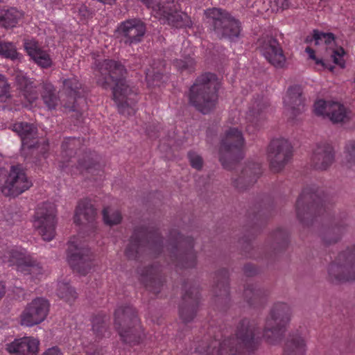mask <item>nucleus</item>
I'll return each instance as SVG.
<instances>
[{
	"instance_id": "f257e3e1",
	"label": "nucleus",
	"mask_w": 355,
	"mask_h": 355,
	"mask_svg": "<svg viewBox=\"0 0 355 355\" xmlns=\"http://www.w3.org/2000/svg\"><path fill=\"white\" fill-rule=\"evenodd\" d=\"M126 70L120 62L112 60H105L98 64L96 73L97 83L107 89L112 87L113 98L122 114L132 115L135 113L134 106L137 102V92L123 78Z\"/></svg>"
},
{
	"instance_id": "f03ea898",
	"label": "nucleus",
	"mask_w": 355,
	"mask_h": 355,
	"mask_svg": "<svg viewBox=\"0 0 355 355\" xmlns=\"http://www.w3.org/2000/svg\"><path fill=\"white\" fill-rule=\"evenodd\" d=\"M259 339L256 322L245 319L239 324L234 337L222 342L215 340L206 350L197 348L192 355H236L242 349H252Z\"/></svg>"
},
{
	"instance_id": "7ed1b4c3",
	"label": "nucleus",
	"mask_w": 355,
	"mask_h": 355,
	"mask_svg": "<svg viewBox=\"0 0 355 355\" xmlns=\"http://www.w3.org/2000/svg\"><path fill=\"white\" fill-rule=\"evenodd\" d=\"M220 86L216 75L210 73L201 75L190 89V103L200 112L209 113L216 107Z\"/></svg>"
},
{
	"instance_id": "20e7f679",
	"label": "nucleus",
	"mask_w": 355,
	"mask_h": 355,
	"mask_svg": "<svg viewBox=\"0 0 355 355\" xmlns=\"http://www.w3.org/2000/svg\"><path fill=\"white\" fill-rule=\"evenodd\" d=\"M114 327L125 343L135 345L144 338V330L132 306H121L116 310Z\"/></svg>"
},
{
	"instance_id": "39448f33",
	"label": "nucleus",
	"mask_w": 355,
	"mask_h": 355,
	"mask_svg": "<svg viewBox=\"0 0 355 355\" xmlns=\"http://www.w3.org/2000/svg\"><path fill=\"white\" fill-rule=\"evenodd\" d=\"M148 8L151 9L153 15L163 24L181 28L189 26L190 20L186 13L178 11V8L173 0H141Z\"/></svg>"
},
{
	"instance_id": "423d86ee",
	"label": "nucleus",
	"mask_w": 355,
	"mask_h": 355,
	"mask_svg": "<svg viewBox=\"0 0 355 355\" xmlns=\"http://www.w3.org/2000/svg\"><path fill=\"white\" fill-rule=\"evenodd\" d=\"M291 310L285 303H277L266 318L263 337L270 344H275L291 320Z\"/></svg>"
},
{
	"instance_id": "0eeeda50",
	"label": "nucleus",
	"mask_w": 355,
	"mask_h": 355,
	"mask_svg": "<svg viewBox=\"0 0 355 355\" xmlns=\"http://www.w3.org/2000/svg\"><path fill=\"white\" fill-rule=\"evenodd\" d=\"M205 15L207 22L218 37L233 39L239 37L240 24L225 10L216 8H209L205 10Z\"/></svg>"
},
{
	"instance_id": "6e6552de",
	"label": "nucleus",
	"mask_w": 355,
	"mask_h": 355,
	"mask_svg": "<svg viewBox=\"0 0 355 355\" xmlns=\"http://www.w3.org/2000/svg\"><path fill=\"white\" fill-rule=\"evenodd\" d=\"M67 260L72 269L85 275L92 268L93 255L87 245L78 237H73L68 242Z\"/></svg>"
},
{
	"instance_id": "1a4fd4ad",
	"label": "nucleus",
	"mask_w": 355,
	"mask_h": 355,
	"mask_svg": "<svg viewBox=\"0 0 355 355\" xmlns=\"http://www.w3.org/2000/svg\"><path fill=\"white\" fill-rule=\"evenodd\" d=\"M244 146L242 132L236 128L228 129L220 142L219 159L225 168H230L229 161L234 162L241 157V150Z\"/></svg>"
},
{
	"instance_id": "9d476101",
	"label": "nucleus",
	"mask_w": 355,
	"mask_h": 355,
	"mask_svg": "<svg viewBox=\"0 0 355 355\" xmlns=\"http://www.w3.org/2000/svg\"><path fill=\"white\" fill-rule=\"evenodd\" d=\"M329 279L333 282H343L355 279V248L340 253L328 268Z\"/></svg>"
},
{
	"instance_id": "9b49d317",
	"label": "nucleus",
	"mask_w": 355,
	"mask_h": 355,
	"mask_svg": "<svg viewBox=\"0 0 355 355\" xmlns=\"http://www.w3.org/2000/svg\"><path fill=\"white\" fill-rule=\"evenodd\" d=\"M55 207L50 202L38 205L35 210L33 225L44 241H51L55 235Z\"/></svg>"
},
{
	"instance_id": "f8f14e48",
	"label": "nucleus",
	"mask_w": 355,
	"mask_h": 355,
	"mask_svg": "<svg viewBox=\"0 0 355 355\" xmlns=\"http://www.w3.org/2000/svg\"><path fill=\"white\" fill-rule=\"evenodd\" d=\"M292 153L291 144L287 139H272L268 148V159L271 169L275 173L282 171L291 159Z\"/></svg>"
},
{
	"instance_id": "ddd939ff",
	"label": "nucleus",
	"mask_w": 355,
	"mask_h": 355,
	"mask_svg": "<svg viewBox=\"0 0 355 355\" xmlns=\"http://www.w3.org/2000/svg\"><path fill=\"white\" fill-rule=\"evenodd\" d=\"M8 254L9 257H6L3 261L8 262L10 266L15 265L17 270L21 273L30 275L35 278L42 274L41 266L31 257L24 249H12Z\"/></svg>"
},
{
	"instance_id": "4468645a",
	"label": "nucleus",
	"mask_w": 355,
	"mask_h": 355,
	"mask_svg": "<svg viewBox=\"0 0 355 355\" xmlns=\"http://www.w3.org/2000/svg\"><path fill=\"white\" fill-rule=\"evenodd\" d=\"M311 44L324 47L326 53L334 62L341 68L345 67L344 59L345 52L343 47L336 45L334 34L314 31Z\"/></svg>"
},
{
	"instance_id": "2eb2a0df",
	"label": "nucleus",
	"mask_w": 355,
	"mask_h": 355,
	"mask_svg": "<svg viewBox=\"0 0 355 355\" xmlns=\"http://www.w3.org/2000/svg\"><path fill=\"white\" fill-rule=\"evenodd\" d=\"M49 311V303L43 297H37L29 303L20 315V323L33 327L43 322Z\"/></svg>"
},
{
	"instance_id": "dca6fc26",
	"label": "nucleus",
	"mask_w": 355,
	"mask_h": 355,
	"mask_svg": "<svg viewBox=\"0 0 355 355\" xmlns=\"http://www.w3.org/2000/svg\"><path fill=\"white\" fill-rule=\"evenodd\" d=\"M5 183L3 187V193L6 196H13L21 194L32 185L20 166H11L9 173H6Z\"/></svg>"
},
{
	"instance_id": "f3484780",
	"label": "nucleus",
	"mask_w": 355,
	"mask_h": 355,
	"mask_svg": "<svg viewBox=\"0 0 355 355\" xmlns=\"http://www.w3.org/2000/svg\"><path fill=\"white\" fill-rule=\"evenodd\" d=\"M162 241L158 236L153 235L142 228L136 230L131 236L125 249V254L129 259H135L139 252L141 251L146 246L153 249L159 247Z\"/></svg>"
},
{
	"instance_id": "a211bd4d",
	"label": "nucleus",
	"mask_w": 355,
	"mask_h": 355,
	"mask_svg": "<svg viewBox=\"0 0 355 355\" xmlns=\"http://www.w3.org/2000/svg\"><path fill=\"white\" fill-rule=\"evenodd\" d=\"M259 51L263 56L276 68H283L286 57L277 40L271 37L259 40Z\"/></svg>"
},
{
	"instance_id": "6ab92c4d",
	"label": "nucleus",
	"mask_w": 355,
	"mask_h": 355,
	"mask_svg": "<svg viewBox=\"0 0 355 355\" xmlns=\"http://www.w3.org/2000/svg\"><path fill=\"white\" fill-rule=\"evenodd\" d=\"M314 112L317 115L328 116L334 123L345 122L350 118V112L337 102L319 100L315 103Z\"/></svg>"
},
{
	"instance_id": "aec40b11",
	"label": "nucleus",
	"mask_w": 355,
	"mask_h": 355,
	"mask_svg": "<svg viewBox=\"0 0 355 355\" xmlns=\"http://www.w3.org/2000/svg\"><path fill=\"white\" fill-rule=\"evenodd\" d=\"M171 238L173 240L171 245V253L173 256L180 254V259H189V263L186 261L182 263L186 267H191L194 265L196 256L192 252L193 246V239L191 238H185L180 235L176 230L171 232Z\"/></svg>"
},
{
	"instance_id": "412c9836",
	"label": "nucleus",
	"mask_w": 355,
	"mask_h": 355,
	"mask_svg": "<svg viewBox=\"0 0 355 355\" xmlns=\"http://www.w3.org/2000/svg\"><path fill=\"white\" fill-rule=\"evenodd\" d=\"M145 32L144 24L137 19L126 20L121 23L117 28L119 35L129 45L141 42Z\"/></svg>"
},
{
	"instance_id": "4be33fe9",
	"label": "nucleus",
	"mask_w": 355,
	"mask_h": 355,
	"mask_svg": "<svg viewBox=\"0 0 355 355\" xmlns=\"http://www.w3.org/2000/svg\"><path fill=\"white\" fill-rule=\"evenodd\" d=\"M268 103L262 100L255 101L247 114L246 130L250 134L254 133L263 127L266 120Z\"/></svg>"
},
{
	"instance_id": "5701e85b",
	"label": "nucleus",
	"mask_w": 355,
	"mask_h": 355,
	"mask_svg": "<svg viewBox=\"0 0 355 355\" xmlns=\"http://www.w3.org/2000/svg\"><path fill=\"white\" fill-rule=\"evenodd\" d=\"M319 194L310 189H304L296 202V212L297 218L305 222L312 216V210L315 205L318 206L320 200Z\"/></svg>"
},
{
	"instance_id": "b1692460",
	"label": "nucleus",
	"mask_w": 355,
	"mask_h": 355,
	"mask_svg": "<svg viewBox=\"0 0 355 355\" xmlns=\"http://www.w3.org/2000/svg\"><path fill=\"white\" fill-rule=\"evenodd\" d=\"M40 341L31 336L15 338L6 344V351L12 355H36L39 350Z\"/></svg>"
},
{
	"instance_id": "393cba45",
	"label": "nucleus",
	"mask_w": 355,
	"mask_h": 355,
	"mask_svg": "<svg viewBox=\"0 0 355 355\" xmlns=\"http://www.w3.org/2000/svg\"><path fill=\"white\" fill-rule=\"evenodd\" d=\"M311 160L315 169L326 170L334 161V152L332 146L326 142L318 144L314 149Z\"/></svg>"
},
{
	"instance_id": "a878e982",
	"label": "nucleus",
	"mask_w": 355,
	"mask_h": 355,
	"mask_svg": "<svg viewBox=\"0 0 355 355\" xmlns=\"http://www.w3.org/2000/svg\"><path fill=\"white\" fill-rule=\"evenodd\" d=\"M96 218V210L88 200H80L76 209L73 220L76 225L92 224Z\"/></svg>"
},
{
	"instance_id": "bb28decb",
	"label": "nucleus",
	"mask_w": 355,
	"mask_h": 355,
	"mask_svg": "<svg viewBox=\"0 0 355 355\" xmlns=\"http://www.w3.org/2000/svg\"><path fill=\"white\" fill-rule=\"evenodd\" d=\"M24 48L28 55L34 62L42 68L50 67L52 60L49 54L42 50L35 40H26L24 42Z\"/></svg>"
},
{
	"instance_id": "cd10ccee",
	"label": "nucleus",
	"mask_w": 355,
	"mask_h": 355,
	"mask_svg": "<svg viewBox=\"0 0 355 355\" xmlns=\"http://www.w3.org/2000/svg\"><path fill=\"white\" fill-rule=\"evenodd\" d=\"M13 76L17 87L24 92V97L30 103L35 102L38 98V94L33 82L22 71H15Z\"/></svg>"
},
{
	"instance_id": "c85d7f7f",
	"label": "nucleus",
	"mask_w": 355,
	"mask_h": 355,
	"mask_svg": "<svg viewBox=\"0 0 355 355\" xmlns=\"http://www.w3.org/2000/svg\"><path fill=\"white\" fill-rule=\"evenodd\" d=\"M284 103L288 112L293 116L300 113L303 107L302 98V89L299 86H293L288 89L284 98Z\"/></svg>"
},
{
	"instance_id": "c756f323",
	"label": "nucleus",
	"mask_w": 355,
	"mask_h": 355,
	"mask_svg": "<svg viewBox=\"0 0 355 355\" xmlns=\"http://www.w3.org/2000/svg\"><path fill=\"white\" fill-rule=\"evenodd\" d=\"M11 129L21 137L23 146L27 148L35 146V143L30 142L36 132V128L32 124L26 122L15 123L12 125Z\"/></svg>"
},
{
	"instance_id": "7c9ffc66",
	"label": "nucleus",
	"mask_w": 355,
	"mask_h": 355,
	"mask_svg": "<svg viewBox=\"0 0 355 355\" xmlns=\"http://www.w3.org/2000/svg\"><path fill=\"white\" fill-rule=\"evenodd\" d=\"M63 88L62 91L68 98V103H64V106L66 108L72 110L73 105L78 96V92L80 88V83L76 77H71L67 79H64L62 81Z\"/></svg>"
},
{
	"instance_id": "2f4dec72",
	"label": "nucleus",
	"mask_w": 355,
	"mask_h": 355,
	"mask_svg": "<svg viewBox=\"0 0 355 355\" xmlns=\"http://www.w3.org/2000/svg\"><path fill=\"white\" fill-rule=\"evenodd\" d=\"M23 15V12L16 8H0V26L5 28L15 27Z\"/></svg>"
},
{
	"instance_id": "473e14b6",
	"label": "nucleus",
	"mask_w": 355,
	"mask_h": 355,
	"mask_svg": "<svg viewBox=\"0 0 355 355\" xmlns=\"http://www.w3.org/2000/svg\"><path fill=\"white\" fill-rule=\"evenodd\" d=\"M306 343L304 339L299 335L293 336L286 342L284 355H304Z\"/></svg>"
},
{
	"instance_id": "72a5a7b5",
	"label": "nucleus",
	"mask_w": 355,
	"mask_h": 355,
	"mask_svg": "<svg viewBox=\"0 0 355 355\" xmlns=\"http://www.w3.org/2000/svg\"><path fill=\"white\" fill-rule=\"evenodd\" d=\"M41 96L44 105L49 110L55 109L59 103V99L55 94V88L50 83L41 84Z\"/></svg>"
},
{
	"instance_id": "f704fd0d",
	"label": "nucleus",
	"mask_w": 355,
	"mask_h": 355,
	"mask_svg": "<svg viewBox=\"0 0 355 355\" xmlns=\"http://www.w3.org/2000/svg\"><path fill=\"white\" fill-rule=\"evenodd\" d=\"M257 180V176L254 172L252 171V168L250 167L245 168L241 172V175L238 180L235 181V186L243 189L245 187V183L248 184H253Z\"/></svg>"
},
{
	"instance_id": "c9c22d12",
	"label": "nucleus",
	"mask_w": 355,
	"mask_h": 355,
	"mask_svg": "<svg viewBox=\"0 0 355 355\" xmlns=\"http://www.w3.org/2000/svg\"><path fill=\"white\" fill-rule=\"evenodd\" d=\"M58 295L67 302H71L77 297L75 290L67 283H60L58 288Z\"/></svg>"
},
{
	"instance_id": "e433bc0d",
	"label": "nucleus",
	"mask_w": 355,
	"mask_h": 355,
	"mask_svg": "<svg viewBox=\"0 0 355 355\" xmlns=\"http://www.w3.org/2000/svg\"><path fill=\"white\" fill-rule=\"evenodd\" d=\"M103 220L108 225H115L121 223L122 216L119 211L106 207L103 211Z\"/></svg>"
},
{
	"instance_id": "4c0bfd02",
	"label": "nucleus",
	"mask_w": 355,
	"mask_h": 355,
	"mask_svg": "<svg viewBox=\"0 0 355 355\" xmlns=\"http://www.w3.org/2000/svg\"><path fill=\"white\" fill-rule=\"evenodd\" d=\"M0 55L11 60H15L19 58V53L17 52L16 47L11 42H0Z\"/></svg>"
},
{
	"instance_id": "58836bf2",
	"label": "nucleus",
	"mask_w": 355,
	"mask_h": 355,
	"mask_svg": "<svg viewBox=\"0 0 355 355\" xmlns=\"http://www.w3.org/2000/svg\"><path fill=\"white\" fill-rule=\"evenodd\" d=\"M162 75L158 71H155V69L152 70L148 69L146 71V80L148 87H159L162 84L161 79Z\"/></svg>"
},
{
	"instance_id": "ea45409f",
	"label": "nucleus",
	"mask_w": 355,
	"mask_h": 355,
	"mask_svg": "<svg viewBox=\"0 0 355 355\" xmlns=\"http://www.w3.org/2000/svg\"><path fill=\"white\" fill-rule=\"evenodd\" d=\"M305 51L307 53L309 58L314 61L317 69L321 70L328 68L331 71L332 70L333 68L331 67H329L322 58H319L315 55V51L311 47H306Z\"/></svg>"
},
{
	"instance_id": "a19ab883",
	"label": "nucleus",
	"mask_w": 355,
	"mask_h": 355,
	"mask_svg": "<svg viewBox=\"0 0 355 355\" xmlns=\"http://www.w3.org/2000/svg\"><path fill=\"white\" fill-rule=\"evenodd\" d=\"M10 85L8 83L6 78L0 74V101H6L10 98Z\"/></svg>"
},
{
	"instance_id": "79ce46f5",
	"label": "nucleus",
	"mask_w": 355,
	"mask_h": 355,
	"mask_svg": "<svg viewBox=\"0 0 355 355\" xmlns=\"http://www.w3.org/2000/svg\"><path fill=\"white\" fill-rule=\"evenodd\" d=\"M346 165L349 168L355 166V142L351 141L346 146L345 150Z\"/></svg>"
},
{
	"instance_id": "37998d69",
	"label": "nucleus",
	"mask_w": 355,
	"mask_h": 355,
	"mask_svg": "<svg viewBox=\"0 0 355 355\" xmlns=\"http://www.w3.org/2000/svg\"><path fill=\"white\" fill-rule=\"evenodd\" d=\"M188 157L191 166L196 169H200L202 166L203 161L200 155L196 152L190 151L188 153Z\"/></svg>"
},
{
	"instance_id": "c03bdc74",
	"label": "nucleus",
	"mask_w": 355,
	"mask_h": 355,
	"mask_svg": "<svg viewBox=\"0 0 355 355\" xmlns=\"http://www.w3.org/2000/svg\"><path fill=\"white\" fill-rule=\"evenodd\" d=\"M339 239L340 234L337 233L336 230H329L322 236L324 243L327 245L337 242Z\"/></svg>"
},
{
	"instance_id": "a18cd8bd",
	"label": "nucleus",
	"mask_w": 355,
	"mask_h": 355,
	"mask_svg": "<svg viewBox=\"0 0 355 355\" xmlns=\"http://www.w3.org/2000/svg\"><path fill=\"white\" fill-rule=\"evenodd\" d=\"M269 3L272 10L278 12L288 7L289 0H269Z\"/></svg>"
},
{
	"instance_id": "49530a36",
	"label": "nucleus",
	"mask_w": 355,
	"mask_h": 355,
	"mask_svg": "<svg viewBox=\"0 0 355 355\" xmlns=\"http://www.w3.org/2000/svg\"><path fill=\"white\" fill-rule=\"evenodd\" d=\"M180 315L184 322H189L194 318L195 311L193 309L181 308L180 311Z\"/></svg>"
},
{
	"instance_id": "de8ad7c7",
	"label": "nucleus",
	"mask_w": 355,
	"mask_h": 355,
	"mask_svg": "<svg viewBox=\"0 0 355 355\" xmlns=\"http://www.w3.org/2000/svg\"><path fill=\"white\" fill-rule=\"evenodd\" d=\"M77 143H79V140L75 138H69L62 142V148L66 153L68 150L71 153Z\"/></svg>"
},
{
	"instance_id": "09e8293b",
	"label": "nucleus",
	"mask_w": 355,
	"mask_h": 355,
	"mask_svg": "<svg viewBox=\"0 0 355 355\" xmlns=\"http://www.w3.org/2000/svg\"><path fill=\"white\" fill-rule=\"evenodd\" d=\"M193 62L192 60H189L188 61H183L182 60H177L176 66L181 69H188L189 67H191L193 65Z\"/></svg>"
},
{
	"instance_id": "8fccbe9b",
	"label": "nucleus",
	"mask_w": 355,
	"mask_h": 355,
	"mask_svg": "<svg viewBox=\"0 0 355 355\" xmlns=\"http://www.w3.org/2000/svg\"><path fill=\"white\" fill-rule=\"evenodd\" d=\"M42 355H62L57 347H53L46 350Z\"/></svg>"
},
{
	"instance_id": "3c124183",
	"label": "nucleus",
	"mask_w": 355,
	"mask_h": 355,
	"mask_svg": "<svg viewBox=\"0 0 355 355\" xmlns=\"http://www.w3.org/2000/svg\"><path fill=\"white\" fill-rule=\"evenodd\" d=\"M6 177V172L4 169L0 168V191L3 193V187H4Z\"/></svg>"
},
{
	"instance_id": "603ef678",
	"label": "nucleus",
	"mask_w": 355,
	"mask_h": 355,
	"mask_svg": "<svg viewBox=\"0 0 355 355\" xmlns=\"http://www.w3.org/2000/svg\"><path fill=\"white\" fill-rule=\"evenodd\" d=\"M194 293H195V295H196L195 297H194V299L197 300L198 298V295H198V292H197V291L196 289H193V291H191L189 293H187L185 294V295L184 296V300L185 301H188L189 299H192L193 297H192L191 295H193Z\"/></svg>"
},
{
	"instance_id": "864d4df0",
	"label": "nucleus",
	"mask_w": 355,
	"mask_h": 355,
	"mask_svg": "<svg viewBox=\"0 0 355 355\" xmlns=\"http://www.w3.org/2000/svg\"><path fill=\"white\" fill-rule=\"evenodd\" d=\"M156 282V280L154 277H150V284H146V286L148 287L151 291H153V292L155 293H157V291H156L155 289H154L153 288V284H155Z\"/></svg>"
},
{
	"instance_id": "5fc2aeb1",
	"label": "nucleus",
	"mask_w": 355,
	"mask_h": 355,
	"mask_svg": "<svg viewBox=\"0 0 355 355\" xmlns=\"http://www.w3.org/2000/svg\"><path fill=\"white\" fill-rule=\"evenodd\" d=\"M6 293L5 285L3 282H0V300L3 297Z\"/></svg>"
},
{
	"instance_id": "6e6d98bb",
	"label": "nucleus",
	"mask_w": 355,
	"mask_h": 355,
	"mask_svg": "<svg viewBox=\"0 0 355 355\" xmlns=\"http://www.w3.org/2000/svg\"><path fill=\"white\" fill-rule=\"evenodd\" d=\"M93 329H94V331H98V329L97 327H96L95 324H94V326H93Z\"/></svg>"
},
{
	"instance_id": "4d7b16f0",
	"label": "nucleus",
	"mask_w": 355,
	"mask_h": 355,
	"mask_svg": "<svg viewBox=\"0 0 355 355\" xmlns=\"http://www.w3.org/2000/svg\"><path fill=\"white\" fill-rule=\"evenodd\" d=\"M248 291H248V289L245 290V295H248Z\"/></svg>"
},
{
	"instance_id": "13d9d810",
	"label": "nucleus",
	"mask_w": 355,
	"mask_h": 355,
	"mask_svg": "<svg viewBox=\"0 0 355 355\" xmlns=\"http://www.w3.org/2000/svg\"><path fill=\"white\" fill-rule=\"evenodd\" d=\"M336 114H337V115L340 114V112H339V111H337V112H336Z\"/></svg>"
}]
</instances>
